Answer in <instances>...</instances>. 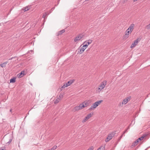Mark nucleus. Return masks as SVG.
I'll return each mask as SVG.
<instances>
[{
	"instance_id": "obj_1",
	"label": "nucleus",
	"mask_w": 150,
	"mask_h": 150,
	"mask_svg": "<svg viewBox=\"0 0 150 150\" xmlns=\"http://www.w3.org/2000/svg\"><path fill=\"white\" fill-rule=\"evenodd\" d=\"M103 102V100H98L93 103L88 109L89 110H93L96 108L99 105L100 103Z\"/></svg>"
},
{
	"instance_id": "obj_2",
	"label": "nucleus",
	"mask_w": 150,
	"mask_h": 150,
	"mask_svg": "<svg viewBox=\"0 0 150 150\" xmlns=\"http://www.w3.org/2000/svg\"><path fill=\"white\" fill-rule=\"evenodd\" d=\"M107 81L106 80L103 81L100 84L99 87L98 88L97 91L98 93H100L101 91L105 87V86L106 85L107 83Z\"/></svg>"
},
{
	"instance_id": "obj_3",
	"label": "nucleus",
	"mask_w": 150,
	"mask_h": 150,
	"mask_svg": "<svg viewBox=\"0 0 150 150\" xmlns=\"http://www.w3.org/2000/svg\"><path fill=\"white\" fill-rule=\"evenodd\" d=\"M74 81V80H71L69 81L68 82H67L66 83L64 84L62 86V88H64L65 87H67L68 86H70L72 83Z\"/></svg>"
},
{
	"instance_id": "obj_4",
	"label": "nucleus",
	"mask_w": 150,
	"mask_h": 150,
	"mask_svg": "<svg viewBox=\"0 0 150 150\" xmlns=\"http://www.w3.org/2000/svg\"><path fill=\"white\" fill-rule=\"evenodd\" d=\"M93 114V113H91L88 114L83 120L82 122L84 123L86 121L88 120L92 116Z\"/></svg>"
},
{
	"instance_id": "obj_5",
	"label": "nucleus",
	"mask_w": 150,
	"mask_h": 150,
	"mask_svg": "<svg viewBox=\"0 0 150 150\" xmlns=\"http://www.w3.org/2000/svg\"><path fill=\"white\" fill-rule=\"evenodd\" d=\"M83 37V35L82 34H80L77 36L76 37L74 40V41L76 42L80 40Z\"/></svg>"
},
{
	"instance_id": "obj_6",
	"label": "nucleus",
	"mask_w": 150,
	"mask_h": 150,
	"mask_svg": "<svg viewBox=\"0 0 150 150\" xmlns=\"http://www.w3.org/2000/svg\"><path fill=\"white\" fill-rule=\"evenodd\" d=\"M114 136V134L113 133H111L109 134L108 137L105 140V141L106 142H108L111 139L112 137Z\"/></svg>"
},
{
	"instance_id": "obj_7",
	"label": "nucleus",
	"mask_w": 150,
	"mask_h": 150,
	"mask_svg": "<svg viewBox=\"0 0 150 150\" xmlns=\"http://www.w3.org/2000/svg\"><path fill=\"white\" fill-rule=\"evenodd\" d=\"M138 42V39H137L134 41V42L132 43L131 45L130 48H132L136 46Z\"/></svg>"
},
{
	"instance_id": "obj_8",
	"label": "nucleus",
	"mask_w": 150,
	"mask_h": 150,
	"mask_svg": "<svg viewBox=\"0 0 150 150\" xmlns=\"http://www.w3.org/2000/svg\"><path fill=\"white\" fill-rule=\"evenodd\" d=\"M134 26V24H132L130 25L129 28L128 29L130 30V33H131L133 30Z\"/></svg>"
},
{
	"instance_id": "obj_9",
	"label": "nucleus",
	"mask_w": 150,
	"mask_h": 150,
	"mask_svg": "<svg viewBox=\"0 0 150 150\" xmlns=\"http://www.w3.org/2000/svg\"><path fill=\"white\" fill-rule=\"evenodd\" d=\"M86 49L83 46L82 47L80 48L79 49V50L78 51V52L80 54L83 53Z\"/></svg>"
},
{
	"instance_id": "obj_10",
	"label": "nucleus",
	"mask_w": 150,
	"mask_h": 150,
	"mask_svg": "<svg viewBox=\"0 0 150 150\" xmlns=\"http://www.w3.org/2000/svg\"><path fill=\"white\" fill-rule=\"evenodd\" d=\"M82 106L83 108L86 107L89 105V103L87 101H84L82 103Z\"/></svg>"
},
{
	"instance_id": "obj_11",
	"label": "nucleus",
	"mask_w": 150,
	"mask_h": 150,
	"mask_svg": "<svg viewBox=\"0 0 150 150\" xmlns=\"http://www.w3.org/2000/svg\"><path fill=\"white\" fill-rule=\"evenodd\" d=\"M92 42V40H89L87 41H85L83 44H86L87 46H88L90 44H91Z\"/></svg>"
},
{
	"instance_id": "obj_12",
	"label": "nucleus",
	"mask_w": 150,
	"mask_h": 150,
	"mask_svg": "<svg viewBox=\"0 0 150 150\" xmlns=\"http://www.w3.org/2000/svg\"><path fill=\"white\" fill-rule=\"evenodd\" d=\"M30 6H27L25 7H24L23 8L22 10L24 11H28L30 8Z\"/></svg>"
},
{
	"instance_id": "obj_13",
	"label": "nucleus",
	"mask_w": 150,
	"mask_h": 150,
	"mask_svg": "<svg viewBox=\"0 0 150 150\" xmlns=\"http://www.w3.org/2000/svg\"><path fill=\"white\" fill-rule=\"evenodd\" d=\"M8 62H5L1 64H0V65L2 67H5L6 66V64H7Z\"/></svg>"
},
{
	"instance_id": "obj_14",
	"label": "nucleus",
	"mask_w": 150,
	"mask_h": 150,
	"mask_svg": "<svg viewBox=\"0 0 150 150\" xmlns=\"http://www.w3.org/2000/svg\"><path fill=\"white\" fill-rule=\"evenodd\" d=\"M139 142L138 141L137 139L132 144V146H135L137 145Z\"/></svg>"
},
{
	"instance_id": "obj_15",
	"label": "nucleus",
	"mask_w": 150,
	"mask_h": 150,
	"mask_svg": "<svg viewBox=\"0 0 150 150\" xmlns=\"http://www.w3.org/2000/svg\"><path fill=\"white\" fill-rule=\"evenodd\" d=\"M79 110H80L79 108V107L77 106L73 108V111L74 112H75L76 111H78Z\"/></svg>"
},
{
	"instance_id": "obj_16",
	"label": "nucleus",
	"mask_w": 150,
	"mask_h": 150,
	"mask_svg": "<svg viewBox=\"0 0 150 150\" xmlns=\"http://www.w3.org/2000/svg\"><path fill=\"white\" fill-rule=\"evenodd\" d=\"M130 30H129V29H127L126 31L125 35L126 36L128 35L129 34L131 33H130Z\"/></svg>"
},
{
	"instance_id": "obj_17",
	"label": "nucleus",
	"mask_w": 150,
	"mask_h": 150,
	"mask_svg": "<svg viewBox=\"0 0 150 150\" xmlns=\"http://www.w3.org/2000/svg\"><path fill=\"white\" fill-rule=\"evenodd\" d=\"M24 72V71H21L20 73L19 74V75L18 76L19 78H21L24 75V74H23Z\"/></svg>"
},
{
	"instance_id": "obj_18",
	"label": "nucleus",
	"mask_w": 150,
	"mask_h": 150,
	"mask_svg": "<svg viewBox=\"0 0 150 150\" xmlns=\"http://www.w3.org/2000/svg\"><path fill=\"white\" fill-rule=\"evenodd\" d=\"M16 81V78H13L10 80V83H14Z\"/></svg>"
},
{
	"instance_id": "obj_19",
	"label": "nucleus",
	"mask_w": 150,
	"mask_h": 150,
	"mask_svg": "<svg viewBox=\"0 0 150 150\" xmlns=\"http://www.w3.org/2000/svg\"><path fill=\"white\" fill-rule=\"evenodd\" d=\"M60 100V98H57L56 99L55 101H54V104H57L59 102Z\"/></svg>"
},
{
	"instance_id": "obj_20",
	"label": "nucleus",
	"mask_w": 150,
	"mask_h": 150,
	"mask_svg": "<svg viewBox=\"0 0 150 150\" xmlns=\"http://www.w3.org/2000/svg\"><path fill=\"white\" fill-rule=\"evenodd\" d=\"M79 107V108L80 110H81L83 108L82 106V103L80 104L79 106H78Z\"/></svg>"
},
{
	"instance_id": "obj_21",
	"label": "nucleus",
	"mask_w": 150,
	"mask_h": 150,
	"mask_svg": "<svg viewBox=\"0 0 150 150\" xmlns=\"http://www.w3.org/2000/svg\"><path fill=\"white\" fill-rule=\"evenodd\" d=\"M131 96H129L128 97H127L125 99L128 103V102H129L130 100L131 99Z\"/></svg>"
},
{
	"instance_id": "obj_22",
	"label": "nucleus",
	"mask_w": 150,
	"mask_h": 150,
	"mask_svg": "<svg viewBox=\"0 0 150 150\" xmlns=\"http://www.w3.org/2000/svg\"><path fill=\"white\" fill-rule=\"evenodd\" d=\"M144 137H145L144 136H142L140 137H139L138 139H137V140L138 141H139V140H140V141L142 140L144 138Z\"/></svg>"
},
{
	"instance_id": "obj_23",
	"label": "nucleus",
	"mask_w": 150,
	"mask_h": 150,
	"mask_svg": "<svg viewBox=\"0 0 150 150\" xmlns=\"http://www.w3.org/2000/svg\"><path fill=\"white\" fill-rule=\"evenodd\" d=\"M65 32V30H62L60 31L59 33H58V35H61L63 33Z\"/></svg>"
},
{
	"instance_id": "obj_24",
	"label": "nucleus",
	"mask_w": 150,
	"mask_h": 150,
	"mask_svg": "<svg viewBox=\"0 0 150 150\" xmlns=\"http://www.w3.org/2000/svg\"><path fill=\"white\" fill-rule=\"evenodd\" d=\"M97 150H104V147L101 146L99 147Z\"/></svg>"
},
{
	"instance_id": "obj_25",
	"label": "nucleus",
	"mask_w": 150,
	"mask_h": 150,
	"mask_svg": "<svg viewBox=\"0 0 150 150\" xmlns=\"http://www.w3.org/2000/svg\"><path fill=\"white\" fill-rule=\"evenodd\" d=\"M127 103V102L126 101L125 99H124L122 102V104L124 105L126 104Z\"/></svg>"
},
{
	"instance_id": "obj_26",
	"label": "nucleus",
	"mask_w": 150,
	"mask_h": 150,
	"mask_svg": "<svg viewBox=\"0 0 150 150\" xmlns=\"http://www.w3.org/2000/svg\"><path fill=\"white\" fill-rule=\"evenodd\" d=\"M57 148V146H54L53 147H52L51 149H50V150H54L55 149Z\"/></svg>"
},
{
	"instance_id": "obj_27",
	"label": "nucleus",
	"mask_w": 150,
	"mask_h": 150,
	"mask_svg": "<svg viewBox=\"0 0 150 150\" xmlns=\"http://www.w3.org/2000/svg\"><path fill=\"white\" fill-rule=\"evenodd\" d=\"M146 28L147 29H150V24L147 25L146 27Z\"/></svg>"
},
{
	"instance_id": "obj_28",
	"label": "nucleus",
	"mask_w": 150,
	"mask_h": 150,
	"mask_svg": "<svg viewBox=\"0 0 150 150\" xmlns=\"http://www.w3.org/2000/svg\"><path fill=\"white\" fill-rule=\"evenodd\" d=\"M63 97V95H62L61 93L59 95V98H60V99L61 98H62Z\"/></svg>"
},
{
	"instance_id": "obj_29",
	"label": "nucleus",
	"mask_w": 150,
	"mask_h": 150,
	"mask_svg": "<svg viewBox=\"0 0 150 150\" xmlns=\"http://www.w3.org/2000/svg\"><path fill=\"white\" fill-rule=\"evenodd\" d=\"M83 46L84 47H85L86 49L88 47V46H87V45L86 44H84V45H83Z\"/></svg>"
},
{
	"instance_id": "obj_30",
	"label": "nucleus",
	"mask_w": 150,
	"mask_h": 150,
	"mask_svg": "<svg viewBox=\"0 0 150 150\" xmlns=\"http://www.w3.org/2000/svg\"><path fill=\"white\" fill-rule=\"evenodd\" d=\"M47 15V14H46V13L44 14L43 15L42 17L44 18H45L46 17Z\"/></svg>"
},
{
	"instance_id": "obj_31",
	"label": "nucleus",
	"mask_w": 150,
	"mask_h": 150,
	"mask_svg": "<svg viewBox=\"0 0 150 150\" xmlns=\"http://www.w3.org/2000/svg\"><path fill=\"white\" fill-rule=\"evenodd\" d=\"M93 146H91L89 149H88V150H93Z\"/></svg>"
},
{
	"instance_id": "obj_32",
	"label": "nucleus",
	"mask_w": 150,
	"mask_h": 150,
	"mask_svg": "<svg viewBox=\"0 0 150 150\" xmlns=\"http://www.w3.org/2000/svg\"><path fill=\"white\" fill-rule=\"evenodd\" d=\"M123 104H122V103H119V106L122 107Z\"/></svg>"
},
{
	"instance_id": "obj_33",
	"label": "nucleus",
	"mask_w": 150,
	"mask_h": 150,
	"mask_svg": "<svg viewBox=\"0 0 150 150\" xmlns=\"http://www.w3.org/2000/svg\"><path fill=\"white\" fill-rule=\"evenodd\" d=\"M127 129H126V130H125V131H124V132H123V134H125V133L127 132Z\"/></svg>"
},
{
	"instance_id": "obj_34",
	"label": "nucleus",
	"mask_w": 150,
	"mask_h": 150,
	"mask_svg": "<svg viewBox=\"0 0 150 150\" xmlns=\"http://www.w3.org/2000/svg\"><path fill=\"white\" fill-rule=\"evenodd\" d=\"M123 134H122L119 137V139H120L122 137H123Z\"/></svg>"
},
{
	"instance_id": "obj_35",
	"label": "nucleus",
	"mask_w": 150,
	"mask_h": 150,
	"mask_svg": "<svg viewBox=\"0 0 150 150\" xmlns=\"http://www.w3.org/2000/svg\"><path fill=\"white\" fill-rule=\"evenodd\" d=\"M15 57H11V58H10V59H8L9 60H12L13 58H15Z\"/></svg>"
},
{
	"instance_id": "obj_36",
	"label": "nucleus",
	"mask_w": 150,
	"mask_h": 150,
	"mask_svg": "<svg viewBox=\"0 0 150 150\" xmlns=\"http://www.w3.org/2000/svg\"><path fill=\"white\" fill-rule=\"evenodd\" d=\"M0 150H5L2 148H0Z\"/></svg>"
},
{
	"instance_id": "obj_37",
	"label": "nucleus",
	"mask_w": 150,
	"mask_h": 150,
	"mask_svg": "<svg viewBox=\"0 0 150 150\" xmlns=\"http://www.w3.org/2000/svg\"><path fill=\"white\" fill-rule=\"evenodd\" d=\"M129 129V126L127 128V130L128 129Z\"/></svg>"
},
{
	"instance_id": "obj_38",
	"label": "nucleus",
	"mask_w": 150,
	"mask_h": 150,
	"mask_svg": "<svg viewBox=\"0 0 150 150\" xmlns=\"http://www.w3.org/2000/svg\"><path fill=\"white\" fill-rule=\"evenodd\" d=\"M54 8H55V7H54L52 8V10H54Z\"/></svg>"
},
{
	"instance_id": "obj_39",
	"label": "nucleus",
	"mask_w": 150,
	"mask_h": 150,
	"mask_svg": "<svg viewBox=\"0 0 150 150\" xmlns=\"http://www.w3.org/2000/svg\"><path fill=\"white\" fill-rule=\"evenodd\" d=\"M13 8H12L11 9V10H10V12H11V11L12 10Z\"/></svg>"
},
{
	"instance_id": "obj_40",
	"label": "nucleus",
	"mask_w": 150,
	"mask_h": 150,
	"mask_svg": "<svg viewBox=\"0 0 150 150\" xmlns=\"http://www.w3.org/2000/svg\"><path fill=\"white\" fill-rule=\"evenodd\" d=\"M137 0H134V2H135V1H137Z\"/></svg>"
},
{
	"instance_id": "obj_41",
	"label": "nucleus",
	"mask_w": 150,
	"mask_h": 150,
	"mask_svg": "<svg viewBox=\"0 0 150 150\" xmlns=\"http://www.w3.org/2000/svg\"><path fill=\"white\" fill-rule=\"evenodd\" d=\"M10 112H11L12 110H11H11H10Z\"/></svg>"
},
{
	"instance_id": "obj_42",
	"label": "nucleus",
	"mask_w": 150,
	"mask_h": 150,
	"mask_svg": "<svg viewBox=\"0 0 150 150\" xmlns=\"http://www.w3.org/2000/svg\"><path fill=\"white\" fill-rule=\"evenodd\" d=\"M134 121H132V122H133Z\"/></svg>"
},
{
	"instance_id": "obj_43",
	"label": "nucleus",
	"mask_w": 150,
	"mask_h": 150,
	"mask_svg": "<svg viewBox=\"0 0 150 150\" xmlns=\"http://www.w3.org/2000/svg\"><path fill=\"white\" fill-rule=\"evenodd\" d=\"M134 121H132V122H133Z\"/></svg>"
},
{
	"instance_id": "obj_44",
	"label": "nucleus",
	"mask_w": 150,
	"mask_h": 150,
	"mask_svg": "<svg viewBox=\"0 0 150 150\" xmlns=\"http://www.w3.org/2000/svg\"><path fill=\"white\" fill-rule=\"evenodd\" d=\"M48 150H50V149H48Z\"/></svg>"
}]
</instances>
